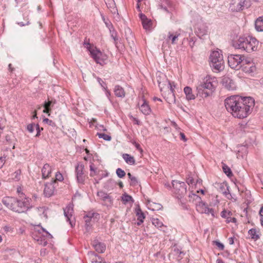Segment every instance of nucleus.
Wrapping results in <instances>:
<instances>
[{"mask_svg":"<svg viewBox=\"0 0 263 263\" xmlns=\"http://www.w3.org/2000/svg\"><path fill=\"white\" fill-rule=\"evenodd\" d=\"M30 201V198L21 196H20L19 199L13 197L6 196L3 198L2 202L6 208L13 212L23 213L31 208Z\"/></svg>","mask_w":263,"mask_h":263,"instance_id":"f257e3e1","label":"nucleus"},{"mask_svg":"<svg viewBox=\"0 0 263 263\" xmlns=\"http://www.w3.org/2000/svg\"><path fill=\"white\" fill-rule=\"evenodd\" d=\"M218 82L214 77L207 76L203 80V82L197 88V96L205 98L211 96L215 91Z\"/></svg>","mask_w":263,"mask_h":263,"instance_id":"f03ea898","label":"nucleus"},{"mask_svg":"<svg viewBox=\"0 0 263 263\" xmlns=\"http://www.w3.org/2000/svg\"><path fill=\"white\" fill-rule=\"evenodd\" d=\"M254 106V100L250 97H243L241 105H238L233 116L239 119H243L250 115Z\"/></svg>","mask_w":263,"mask_h":263,"instance_id":"7ed1b4c3","label":"nucleus"},{"mask_svg":"<svg viewBox=\"0 0 263 263\" xmlns=\"http://www.w3.org/2000/svg\"><path fill=\"white\" fill-rule=\"evenodd\" d=\"M258 45V41L254 37L248 36L240 37L233 43V46L238 49H242L247 52L256 51Z\"/></svg>","mask_w":263,"mask_h":263,"instance_id":"20e7f679","label":"nucleus"},{"mask_svg":"<svg viewBox=\"0 0 263 263\" xmlns=\"http://www.w3.org/2000/svg\"><path fill=\"white\" fill-rule=\"evenodd\" d=\"M221 52V51H213L210 57L211 67L217 71H222L224 67L223 55Z\"/></svg>","mask_w":263,"mask_h":263,"instance_id":"39448f33","label":"nucleus"},{"mask_svg":"<svg viewBox=\"0 0 263 263\" xmlns=\"http://www.w3.org/2000/svg\"><path fill=\"white\" fill-rule=\"evenodd\" d=\"M243 97L239 96H232L224 100V105L227 111L232 115L235 112L238 105H241Z\"/></svg>","mask_w":263,"mask_h":263,"instance_id":"423d86ee","label":"nucleus"},{"mask_svg":"<svg viewBox=\"0 0 263 263\" xmlns=\"http://www.w3.org/2000/svg\"><path fill=\"white\" fill-rule=\"evenodd\" d=\"M84 44L95 61L97 64L103 65L104 62L102 52L96 47L92 46L89 43H85Z\"/></svg>","mask_w":263,"mask_h":263,"instance_id":"0eeeda50","label":"nucleus"},{"mask_svg":"<svg viewBox=\"0 0 263 263\" xmlns=\"http://www.w3.org/2000/svg\"><path fill=\"white\" fill-rule=\"evenodd\" d=\"M172 185L174 193L178 199L183 197L186 194V185L184 182L178 180H173Z\"/></svg>","mask_w":263,"mask_h":263,"instance_id":"6e6552de","label":"nucleus"},{"mask_svg":"<svg viewBox=\"0 0 263 263\" xmlns=\"http://www.w3.org/2000/svg\"><path fill=\"white\" fill-rule=\"evenodd\" d=\"M241 56L239 54H230L228 57V64L233 69H238L241 61Z\"/></svg>","mask_w":263,"mask_h":263,"instance_id":"1a4fd4ad","label":"nucleus"},{"mask_svg":"<svg viewBox=\"0 0 263 263\" xmlns=\"http://www.w3.org/2000/svg\"><path fill=\"white\" fill-rule=\"evenodd\" d=\"M246 0H232L229 9L233 12L240 11L242 10L246 6Z\"/></svg>","mask_w":263,"mask_h":263,"instance_id":"9d476101","label":"nucleus"},{"mask_svg":"<svg viewBox=\"0 0 263 263\" xmlns=\"http://www.w3.org/2000/svg\"><path fill=\"white\" fill-rule=\"evenodd\" d=\"M84 166L81 163H79L76 166L75 172L77 177V181L79 183L84 184L86 175L84 173Z\"/></svg>","mask_w":263,"mask_h":263,"instance_id":"9b49d317","label":"nucleus"},{"mask_svg":"<svg viewBox=\"0 0 263 263\" xmlns=\"http://www.w3.org/2000/svg\"><path fill=\"white\" fill-rule=\"evenodd\" d=\"M197 211L200 213H205L208 215L211 214L213 217H215V212L213 209L209 208L208 205L202 201L199 202L196 205Z\"/></svg>","mask_w":263,"mask_h":263,"instance_id":"f8f14e48","label":"nucleus"},{"mask_svg":"<svg viewBox=\"0 0 263 263\" xmlns=\"http://www.w3.org/2000/svg\"><path fill=\"white\" fill-rule=\"evenodd\" d=\"M223 86L229 90H233L236 89V85L231 78L228 77H224L222 80Z\"/></svg>","mask_w":263,"mask_h":263,"instance_id":"ddd939ff","label":"nucleus"},{"mask_svg":"<svg viewBox=\"0 0 263 263\" xmlns=\"http://www.w3.org/2000/svg\"><path fill=\"white\" fill-rule=\"evenodd\" d=\"M87 255L92 263H106L102 257L93 251H89Z\"/></svg>","mask_w":263,"mask_h":263,"instance_id":"4468645a","label":"nucleus"},{"mask_svg":"<svg viewBox=\"0 0 263 263\" xmlns=\"http://www.w3.org/2000/svg\"><path fill=\"white\" fill-rule=\"evenodd\" d=\"M92 246L98 253H103L106 250V245L98 240H94L92 242Z\"/></svg>","mask_w":263,"mask_h":263,"instance_id":"2eb2a0df","label":"nucleus"},{"mask_svg":"<svg viewBox=\"0 0 263 263\" xmlns=\"http://www.w3.org/2000/svg\"><path fill=\"white\" fill-rule=\"evenodd\" d=\"M142 104L139 107L141 111L145 115H149L151 112V109L148 104L147 102L144 99V96L142 97Z\"/></svg>","mask_w":263,"mask_h":263,"instance_id":"dca6fc26","label":"nucleus"},{"mask_svg":"<svg viewBox=\"0 0 263 263\" xmlns=\"http://www.w3.org/2000/svg\"><path fill=\"white\" fill-rule=\"evenodd\" d=\"M54 190V186L53 185V182L47 183L45 185L44 190V194L46 197H50L53 194Z\"/></svg>","mask_w":263,"mask_h":263,"instance_id":"f3484780","label":"nucleus"},{"mask_svg":"<svg viewBox=\"0 0 263 263\" xmlns=\"http://www.w3.org/2000/svg\"><path fill=\"white\" fill-rule=\"evenodd\" d=\"M73 210L71 205H68L65 209H64V216L66 217L67 220L69 221V223L72 227V223L71 218L72 217Z\"/></svg>","mask_w":263,"mask_h":263,"instance_id":"a211bd4d","label":"nucleus"},{"mask_svg":"<svg viewBox=\"0 0 263 263\" xmlns=\"http://www.w3.org/2000/svg\"><path fill=\"white\" fill-rule=\"evenodd\" d=\"M196 32L197 35L200 37L207 34L208 28L203 24H198L196 29Z\"/></svg>","mask_w":263,"mask_h":263,"instance_id":"6ab92c4d","label":"nucleus"},{"mask_svg":"<svg viewBox=\"0 0 263 263\" xmlns=\"http://www.w3.org/2000/svg\"><path fill=\"white\" fill-rule=\"evenodd\" d=\"M135 213L136 216L137 217L138 222H137V226H140L144 221V219L145 218V216L144 213L142 211L141 209L139 206L136 208L135 209Z\"/></svg>","mask_w":263,"mask_h":263,"instance_id":"aec40b11","label":"nucleus"},{"mask_svg":"<svg viewBox=\"0 0 263 263\" xmlns=\"http://www.w3.org/2000/svg\"><path fill=\"white\" fill-rule=\"evenodd\" d=\"M51 167L48 164L46 163L44 164L42 170L43 178L46 179L49 177L51 173Z\"/></svg>","mask_w":263,"mask_h":263,"instance_id":"412c9836","label":"nucleus"},{"mask_svg":"<svg viewBox=\"0 0 263 263\" xmlns=\"http://www.w3.org/2000/svg\"><path fill=\"white\" fill-rule=\"evenodd\" d=\"M255 29L258 32H263V16L258 17L255 22Z\"/></svg>","mask_w":263,"mask_h":263,"instance_id":"4be33fe9","label":"nucleus"},{"mask_svg":"<svg viewBox=\"0 0 263 263\" xmlns=\"http://www.w3.org/2000/svg\"><path fill=\"white\" fill-rule=\"evenodd\" d=\"M95 214H96L94 213H90L87 215H86L84 217V219L85 222V227L87 231L89 230L91 227V220Z\"/></svg>","mask_w":263,"mask_h":263,"instance_id":"5701e85b","label":"nucleus"},{"mask_svg":"<svg viewBox=\"0 0 263 263\" xmlns=\"http://www.w3.org/2000/svg\"><path fill=\"white\" fill-rule=\"evenodd\" d=\"M115 95L117 97L123 98L125 97V92L124 89L120 85H116L114 88Z\"/></svg>","mask_w":263,"mask_h":263,"instance_id":"b1692460","label":"nucleus"},{"mask_svg":"<svg viewBox=\"0 0 263 263\" xmlns=\"http://www.w3.org/2000/svg\"><path fill=\"white\" fill-rule=\"evenodd\" d=\"M184 92L187 100H194L195 99V96L193 93L192 89L189 86H186L184 88Z\"/></svg>","mask_w":263,"mask_h":263,"instance_id":"393cba45","label":"nucleus"},{"mask_svg":"<svg viewBox=\"0 0 263 263\" xmlns=\"http://www.w3.org/2000/svg\"><path fill=\"white\" fill-rule=\"evenodd\" d=\"M164 98L170 104H174L176 102L175 93L173 91L168 92V93L165 96Z\"/></svg>","mask_w":263,"mask_h":263,"instance_id":"a878e982","label":"nucleus"},{"mask_svg":"<svg viewBox=\"0 0 263 263\" xmlns=\"http://www.w3.org/2000/svg\"><path fill=\"white\" fill-rule=\"evenodd\" d=\"M107 7L110 9L112 13H115L117 11L116 4L114 0H106L105 1Z\"/></svg>","mask_w":263,"mask_h":263,"instance_id":"bb28decb","label":"nucleus"},{"mask_svg":"<svg viewBox=\"0 0 263 263\" xmlns=\"http://www.w3.org/2000/svg\"><path fill=\"white\" fill-rule=\"evenodd\" d=\"M122 157L127 163L130 165H134L135 164V160L134 157L129 154H124L122 155Z\"/></svg>","mask_w":263,"mask_h":263,"instance_id":"cd10ccee","label":"nucleus"},{"mask_svg":"<svg viewBox=\"0 0 263 263\" xmlns=\"http://www.w3.org/2000/svg\"><path fill=\"white\" fill-rule=\"evenodd\" d=\"M242 70L246 73H250L253 72L256 70V67L254 66V63H252L251 65L248 64L242 67H241Z\"/></svg>","mask_w":263,"mask_h":263,"instance_id":"c85d7f7f","label":"nucleus"},{"mask_svg":"<svg viewBox=\"0 0 263 263\" xmlns=\"http://www.w3.org/2000/svg\"><path fill=\"white\" fill-rule=\"evenodd\" d=\"M152 223L156 227H157L159 229H161V230L163 232L165 231V229L166 227L164 226L163 223L158 218H153L152 220Z\"/></svg>","mask_w":263,"mask_h":263,"instance_id":"c756f323","label":"nucleus"},{"mask_svg":"<svg viewBox=\"0 0 263 263\" xmlns=\"http://www.w3.org/2000/svg\"><path fill=\"white\" fill-rule=\"evenodd\" d=\"M219 189L220 192L225 195L228 199H230V197H228V195L231 196V195L230 193L229 187L228 186L227 184H221Z\"/></svg>","mask_w":263,"mask_h":263,"instance_id":"7c9ffc66","label":"nucleus"},{"mask_svg":"<svg viewBox=\"0 0 263 263\" xmlns=\"http://www.w3.org/2000/svg\"><path fill=\"white\" fill-rule=\"evenodd\" d=\"M180 35V33L178 32H175L174 34L171 33V32H168V39L171 40L172 43L173 44H174L176 43V40H177Z\"/></svg>","mask_w":263,"mask_h":263,"instance_id":"2f4dec72","label":"nucleus"},{"mask_svg":"<svg viewBox=\"0 0 263 263\" xmlns=\"http://www.w3.org/2000/svg\"><path fill=\"white\" fill-rule=\"evenodd\" d=\"M165 2L168 7L163 6L162 5H160V7L162 9H163L167 13H171L173 10V7L170 2H169L168 0H165Z\"/></svg>","mask_w":263,"mask_h":263,"instance_id":"473e14b6","label":"nucleus"},{"mask_svg":"<svg viewBox=\"0 0 263 263\" xmlns=\"http://www.w3.org/2000/svg\"><path fill=\"white\" fill-rule=\"evenodd\" d=\"M252 62V60L250 58H246L243 55L241 56V61L240 64V68L242 67L243 66H246V65L250 64L251 65Z\"/></svg>","mask_w":263,"mask_h":263,"instance_id":"72a5a7b5","label":"nucleus"},{"mask_svg":"<svg viewBox=\"0 0 263 263\" xmlns=\"http://www.w3.org/2000/svg\"><path fill=\"white\" fill-rule=\"evenodd\" d=\"M222 168L223 172L228 176L231 177L233 176V173L230 168L225 163L222 162Z\"/></svg>","mask_w":263,"mask_h":263,"instance_id":"f704fd0d","label":"nucleus"},{"mask_svg":"<svg viewBox=\"0 0 263 263\" xmlns=\"http://www.w3.org/2000/svg\"><path fill=\"white\" fill-rule=\"evenodd\" d=\"M248 234L252 239L257 240L259 238V236L257 234L256 230L255 229H251L248 231Z\"/></svg>","mask_w":263,"mask_h":263,"instance_id":"c9c22d12","label":"nucleus"},{"mask_svg":"<svg viewBox=\"0 0 263 263\" xmlns=\"http://www.w3.org/2000/svg\"><path fill=\"white\" fill-rule=\"evenodd\" d=\"M122 200L124 202V203L128 202L130 201H132L133 202H134V200L132 197L126 193L123 194L122 196Z\"/></svg>","mask_w":263,"mask_h":263,"instance_id":"e433bc0d","label":"nucleus"},{"mask_svg":"<svg viewBox=\"0 0 263 263\" xmlns=\"http://www.w3.org/2000/svg\"><path fill=\"white\" fill-rule=\"evenodd\" d=\"M21 171L18 170L16 171L13 174H12V178L15 181H18L21 179Z\"/></svg>","mask_w":263,"mask_h":263,"instance_id":"4c0bfd02","label":"nucleus"},{"mask_svg":"<svg viewBox=\"0 0 263 263\" xmlns=\"http://www.w3.org/2000/svg\"><path fill=\"white\" fill-rule=\"evenodd\" d=\"M189 198L190 201L193 202L194 200H201L200 197L197 194L191 192L189 195Z\"/></svg>","mask_w":263,"mask_h":263,"instance_id":"58836bf2","label":"nucleus"},{"mask_svg":"<svg viewBox=\"0 0 263 263\" xmlns=\"http://www.w3.org/2000/svg\"><path fill=\"white\" fill-rule=\"evenodd\" d=\"M97 195L101 199H102L104 201L109 198V195L107 193L103 191L98 192Z\"/></svg>","mask_w":263,"mask_h":263,"instance_id":"ea45409f","label":"nucleus"},{"mask_svg":"<svg viewBox=\"0 0 263 263\" xmlns=\"http://www.w3.org/2000/svg\"><path fill=\"white\" fill-rule=\"evenodd\" d=\"M97 135L99 137V138H102L106 141H110L111 139V136L104 133H98Z\"/></svg>","mask_w":263,"mask_h":263,"instance_id":"a19ab883","label":"nucleus"},{"mask_svg":"<svg viewBox=\"0 0 263 263\" xmlns=\"http://www.w3.org/2000/svg\"><path fill=\"white\" fill-rule=\"evenodd\" d=\"M143 27L145 30H148L150 29L152 25V22L151 20L147 19L146 21L142 22Z\"/></svg>","mask_w":263,"mask_h":263,"instance_id":"79ce46f5","label":"nucleus"},{"mask_svg":"<svg viewBox=\"0 0 263 263\" xmlns=\"http://www.w3.org/2000/svg\"><path fill=\"white\" fill-rule=\"evenodd\" d=\"M220 215L222 218H226L227 220V219H228V218H229V217H230L232 215V213L230 211L227 212L226 210H223L221 212Z\"/></svg>","mask_w":263,"mask_h":263,"instance_id":"37998d69","label":"nucleus"},{"mask_svg":"<svg viewBox=\"0 0 263 263\" xmlns=\"http://www.w3.org/2000/svg\"><path fill=\"white\" fill-rule=\"evenodd\" d=\"M116 174L119 178H122L125 176L126 173L124 170L120 168H118L116 170Z\"/></svg>","mask_w":263,"mask_h":263,"instance_id":"c03bdc74","label":"nucleus"},{"mask_svg":"<svg viewBox=\"0 0 263 263\" xmlns=\"http://www.w3.org/2000/svg\"><path fill=\"white\" fill-rule=\"evenodd\" d=\"M55 179L53 180V179H52L51 180V182H53V183H55L56 182V181H62L64 179L62 174L61 173H60V172H57L55 174Z\"/></svg>","mask_w":263,"mask_h":263,"instance_id":"a18cd8bd","label":"nucleus"},{"mask_svg":"<svg viewBox=\"0 0 263 263\" xmlns=\"http://www.w3.org/2000/svg\"><path fill=\"white\" fill-rule=\"evenodd\" d=\"M109 30L110 33L111 37L113 39L114 41L116 42V41L117 40V32L115 30L114 26L112 27V29L110 28V29H109Z\"/></svg>","mask_w":263,"mask_h":263,"instance_id":"49530a36","label":"nucleus"},{"mask_svg":"<svg viewBox=\"0 0 263 263\" xmlns=\"http://www.w3.org/2000/svg\"><path fill=\"white\" fill-rule=\"evenodd\" d=\"M130 185L132 186H136L138 184V181L136 177L133 176L130 179Z\"/></svg>","mask_w":263,"mask_h":263,"instance_id":"de8ad7c7","label":"nucleus"},{"mask_svg":"<svg viewBox=\"0 0 263 263\" xmlns=\"http://www.w3.org/2000/svg\"><path fill=\"white\" fill-rule=\"evenodd\" d=\"M36 125L34 124H29L27 126V130L30 133H32L34 131V127Z\"/></svg>","mask_w":263,"mask_h":263,"instance_id":"09e8293b","label":"nucleus"},{"mask_svg":"<svg viewBox=\"0 0 263 263\" xmlns=\"http://www.w3.org/2000/svg\"><path fill=\"white\" fill-rule=\"evenodd\" d=\"M168 87L170 88L168 92L173 91L175 93L174 87H175V85L174 82H171L170 81H168Z\"/></svg>","mask_w":263,"mask_h":263,"instance_id":"8fccbe9b","label":"nucleus"},{"mask_svg":"<svg viewBox=\"0 0 263 263\" xmlns=\"http://www.w3.org/2000/svg\"><path fill=\"white\" fill-rule=\"evenodd\" d=\"M153 206L154 208H153V210H161L162 208V205L159 203H153Z\"/></svg>","mask_w":263,"mask_h":263,"instance_id":"3c124183","label":"nucleus"},{"mask_svg":"<svg viewBox=\"0 0 263 263\" xmlns=\"http://www.w3.org/2000/svg\"><path fill=\"white\" fill-rule=\"evenodd\" d=\"M97 81L100 85L104 89H106V85L105 83L100 78H97Z\"/></svg>","mask_w":263,"mask_h":263,"instance_id":"603ef678","label":"nucleus"},{"mask_svg":"<svg viewBox=\"0 0 263 263\" xmlns=\"http://www.w3.org/2000/svg\"><path fill=\"white\" fill-rule=\"evenodd\" d=\"M103 20L108 29H112L113 25L109 21H105V18L103 17Z\"/></svg>","mask_w":263,"mask_h":263,"instance_id":"864d4df0","label":"nucleus"},{"mask_svg":"<svg viewBox=\"0 0 263 263\" xmlns=\"http://www.w3.org/2000/svg\"><path fill=\"white\" fill-rule=\"evenodd\" d=\"M214 243L219 250H223L224 249V245L222 243H221V242L217 241H215L214 242Z\"/></svg>","mask_w":263,"mask_h":263,"instance_id":"5fc2aeb1","label":"nucleus"},{"mask_svg":"<svg viewBox=\"0 0 263 263\" xmlns=\"http://www.w3.org/2000/svg\"><path fill=\"white\" fill-rule=\"evenodd\" d=\"M34 239H35V238H34ZM36 240H37V241L39 242V244H41L44 246H45L47 243V242L46 241H45L44 239L42 240V238H40L39 237V238H36Z\"/></svg>","mask_w":263,"mask_h":263,"instance_id":"6e6d98bb","label":"nucleus"},{"mask_svg":"<svg viewBox=\"0 0 263 263\" xmlns=\"http://www.w3.org/2000/svg\"><path fill=\"white\" fill-rule=\"evenodd\" d=\"M52 103V102L51 101H45L43 104V107H44V108H50V107Z\"/></svg>","mask_w":263,"mask_h":263,"instance_id":"4d7b16f0","label":"nucleus"},{"mask_svg":"<svg viewBox=\"0 0 263 263\" xmlns=\"http://www.w3.org/2000/svg\"><path fill=\"white\" fill-rule=\"evenodd\" d=\"M226 222L228 223L230 222L236 223L237 222V219L235 217H231L230 216L229 218H228V219L226 220Z\"/></svg>","mask_w":263,"mask_h":263,"instance_id":"13d9d810","label":"nucleus"},{"mask_svg":"<svg viewBox=\"0 0 263 263\" xmlns=\"http://www.w3.org/2000/svg\"><path fill=\"white\" fill-rule=\"evenodd\" d=\"M12 229L13 228L9 226H5V227H3V230L6 233L9 232H12Z\"/></svg>","mask_w":263,"mask_h":263,"instance_id":"bf43d9fd","label":"nucleus"},{"mask_svg":"<svg viewBox=\"0 0 263 263\" xmlns=\"http://www.w3.org/2000/svg\"><path fill=\"white\" fill-rule=\"evenodd\" d=\"M17 193L19 195V197L21 196L22 197H26L25 194L22 192V189L21 187H18L17 188Z\"/></svg>","mask_w":263,"mask_h":263,"instance_id":"052dcab7","label":"nucleus"},{"mask_svg":"<svg viewBox=\"0 0 263 263\" xmlns=\"http://www.w3.org/2000/svg\"><path fill=\"white\" fill-rule=\"evenodd\" d=\"M195 44L194 37H192L189 40V45L192 48Z\"/></svg>","mask_w":263,"mask_h":263,"instance_id":"680f3d73","label":"nucleus"},{"mask_svg":"<svg viewBox=\"0 0 263 263\" xmlns=\"http://www.w3.org/2000/svg\"><path fill=\"white\" fill-rule=\"evenodd\" d=\"M43 122L44 123H46L50 125H53V124H54V123L53 122V121L51 120L48 119V118H45L43 120Z\"/></svg>","mask_w":263,"mask_h":263,"instance_id":"e2e57ef3","label":"nucleus"},{"mask_svg":"<svg viewBox=\"0 0 263 263\" xmlns=\"http://www.w3.org/2000/svg\"><path fill=\"white\" fill-rule=\"evenodd\" d=\"M133 144H134V145L135 146L136 148H137V149H138V151H139L141 153H142L143 152V150L141 148V146H140V145L139 144V143H136V142H135L134 143H133Z\"/></svg>","mask_w":263,"mask_h":263,"instance_id":"0e129e2a","label":"nucleus"},{"mask_svg":"<svg viewBox=\"0 0 263 263\" xmlns=\"http://www.w3.org/2000/svg\"><path fill=\"white\" fill-rule=\"evenodd\" d=\"M5 162V157H0V168H2Z\"/></svg>","mask_w":263,"mask_h":263,"instance_id":"69168bd1","label":"nucleus"},{"mask_svg":"<svg viewBox=\"0 0 263 263\" xmlns=\"http://www.w3.org/2000/svg\"><path fill=\"white\" fill-rule=\"evenodd\" d=\"M36 130V134L35 137H39L40 135L41 129L40 128V126L39 124H36L35 125Z\"/></svg>","mask_w":263,"mask_h":263,"instance_id":"338daca9","label":"nucleus"},{"mask_svg":"<svg viewBox=\"0 0 263 263\" xmlns=\"http://www.w3.org/2000/svg\"><path fill=\"white\" fill-rule=\"evenodd\" d=\"M140 18L142 21V22H144V21H146V20H147L148 18H147V17L145 15H144V14H142V13H140Z\"/></svg>","mask_w":263,"mask_h":263,"instance_id":"774afa93","label":"nucleus"}]
</instances>
